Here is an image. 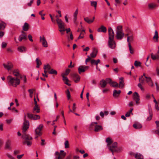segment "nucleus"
Here are the masks:
<instances>
[{
  "mask_svg": "<svg viewBox=\"0 0 159 159\" xmlns=\"http://www.w3.org/2000/svg\"><path fill=\"white\" fill-rule=\"evenodd\" d=\"M24 122L23 123L22 128V131L23 134L22 136V138L25 139V141L31 140L32 139V137L25 133L26 131L29 129V122L26 119V116L25 114L24 116Z\"/></svg>",
  "mask_w": 159,
  "mask_h": 159,
  "instance_id": "nucleus-1",
  "label": "nucleus"
},
{
  "mask_svg": "<svg viewBox=\"0 0 159 159\" xmlns=\"http://www.w3.org/2000/svg\"><path fill=\"white\" fill-rule=\"evenodd\" d=\"M7 80L9 85L14 87H16L20 83V80L17 77H12L11 76L9 75L7 76Z\"/></svg>",
  "mask_w": 159,
  "mask_h": 159,
  "instance_id": "nucleus-2",
  "label": "nucleus"
},
{
  "mask_svg": "<svg viewBox=\"0 0 159 159\" xmlns=\"http://www.w3.org/2000/svg\"><path fill=\"white\" fill-rule=\"evenodd\" d=\"M124 35L125 34L123 32L122 26L121 25L118 26L117 28L116 35V39L118 40H121L123 38Z\"/></svg>",
  "mask_w": 159,
  "mask_h": 159,
  "instance_id": "nucleus-3",
  "label": "nucleus"
},
{
  "mask_svg": "<svg viewBox=\"0 0 159 159\" xmlns=\"http://www.w3.org/2000/svg\"><path fill=\"white\" fill-rule=\"evenodd\" d=\"M111 79L109 78H107L105 80H102L100 81V85L101 87L104 88L107 85V84L110 83Z\"/></svg>",
  "mask_w": 159,
  "mask_h": 159,
  "instance_id": "nucleus-4",
  "label": "nucleus"
},
{
  "mask_svg": "<svg viewBox=\"0 0 159 159\" xmlns=\"http://www.w3.org/2000/svg\"><path fill=\"white\" fill-rule=\"evenodd\" d=\"M108 47L111 49H114L116 46V44L114 39H108Z\"/></svg>",
  "mask_w": 159,
  "mask_h": 159,
  "instance_id": "nucleus-5",
  "label": "nucleus"
},
{
  "mask_svg": "<svg viewBox=\"0 0 159 159\" xmlns=\"http://www.w3.org/2000/svg\"><path fill=\"white\" fill-rule=\"evenodd\" d=\"M43 126L42 124L39 125L36 128L35 130V134L36 135L40 136L41 135L42 133L41 130L43 128Z\"/></svg>",
  "mask_w": 159,
  "mask_h": 159,
  "instance_id": "nucleus-6",
  "label": "nucleus"
},
{
  "mask_svg": "<svg viewBox=\"0 0 159 159\" xmlns=\"http://www.w3.org/2000/svg\"><path fill=\"white\" fill-rule=\"evenodd\" d=\"M108 39H114L115 36L114 32L111 27H109L108 28Z\"/></svg>",
  "mask_w": 159,
  "mask_h": 159,
  "instance_id": "nucleus-7",
  "label": "nucleus"
},
{
  "mask_svg": "<svg viewBox=\"0 0 159 159\" xmlns=\"http://www.w3.org/2000/svg\"><path fill=\"white\" fill-rule=\"evenodd\" d=\"M117 143L116 142H114L111 146L110 145L108 146L109 147V150L112 152V154L113 155V152H117L118 149L117 148Z\"/></svg>",
  "mask_w": 159,
  "mask_h": 159,
  "instance_id": "nucleus-8",
  "label": "nucleus"
},
{
  "mask_svg": "<svg viewBox=\"0 0 159 159\" xmlns=\"http://www.w3.org/2000/svg\"><path fill=\"white\" fill-rule=\"evenodd\" d=\"M4 68L8 70H11L13 67V64L11 62H8L6 63L3 64Z\"/></svg>",
  "mask_w": 159,
  "mask_h": 159,
  "instance_id": "nucleus-9",
  "label": "nucleus"
},
{
  "mask_svg": "<svg viewBox=\"0 0 159 159\" xmlns=\"http://www.w3.org/2000/svg\"><path fill=\"white\" fill-rule=\"evenodd\" d=\"M39 41L40 42L42 43L43 46L45 48H46L48 47V44L47 42L44 37L43 35L42 36H40L39 37Z\"/></svg>",
  "mask_w": 159,
  "mask_h": 159,
  "instance_id": "nucleus-10",
  "label": "nucleus"
},
{
  "mask_svg": "<svg viewBox=\"0 0 159 159\" xmlns=\"http://www.w3.org/2000/svg\"><path fill=\"white\" fill-rule=\"evenodd\" d=\"M56 21L58 25V27L60 30L64 28V24L61 19L59 18L56 19Z\"/></svg>",
  "mask_w": 159,
  "mask_h": 159,
  "instance_id": "nucleus-11",
  "label": "nucleus"
},
{
  "mask_svg": "<svg viewBox=\"0 0 159 159\" xmlns=\"http://www.w3.org/2000/svg\"><path fill=\"white\" fill-rule=\"evenodd\" d=\"M133 99L135 101L136 104H139V96L137 92H135L133 94Z\"/></svg>",
  "mask_w": 159,
  "mask_h": 159,
  "instance_id": "nucleus-12",
  "label": "nucleus"
},
{
  "mask_svg": "<svg viewBox=\"0 0 159 159\" xmlns=\"http://www.w3.org/2000/svg\"><path fill=\"white\" fill-rule=\"evenodd\" d=\"M98 124L97 122H92L90 125V128H92V127L94 126L95 127L94 131L95 132H98L99 130V125H95Z\"/></svg>",
  "mask_w": 159,
  "mask_h": 159,
  "instance_id": "nucleus-13",
  "label": "nucleus"
},
{
  "mask_svg": "<svg viewBox=\"0 0 159 159\" xmlns=\"http://www.w3.org/2000/svg\"><path fill=\"white\" fill-rule=\"evenodd\" d=\"M22 33L23 34L20 35L18 38L19 41L21 42L22 40H27V37L26 35L24 34H25V32L22 31Z\"/></svg>",
  "mask_w": 159,
  "mask_h": 159,
  "instance_id": "nucleus-14",
  "label": "nucleus"
},
{
  "mask_svg": "<svg viewBox=\"0 0 159 159\" xmlns=\"http://www.w3.org/2000/svg\"><path fill=\"white\" fill-rule=\"evenodd\" d=\"M72 76L75 83H78L80 80V77L77 74L74 73L72 74Z\"/></svg>",
  "mask_w": 159,
  "mask_h": 159,
  "instance_id": "nucleus-15",
  "label": "nucleus"
},
{
  "mask_svg": "<svg viewBox=\"0 0 159 159\" xmlns=\"http://www.w3.org/2000/svg\"><path fill=\"white\" fill-rule=\"evenodd\" d=\"M98 52V50L96 48H93L92 52L90 54V57L92 58H95L96 57Z\"/></svg>",
  "mask_w": 159,
  "mask_h": 159,
  "instance_id": "nucleus-16",
  "label": "nucleus"
},
{
  "mask_svg": "<svg viewBox=\"0 0 159 159\" xmlns=\"http://www.w3.org/2000/svg\"><path fill=\"white\" fill-rule=\"evenodd\" d=\"M158 32L157 30L155 31V34L154 36L153 37V39L155 42H158Z\"/></svg>",
  "mask_w": 159,
  "mask_h": 159,
  "instance_id": "nucleus-17",
  "label": "nucleus"
},
{
  "mask_svg": "<svg viewBox=\"0 0 159 159\" xmlns=\"http://www.w3.org/2000/svg\"><path fill=\"white\" fill-rule=\"evenodd\" d=\"M121 92V91L120 90L117 91L115 89L113 90V96L115 98L117 97H118Z\"/></svg>",
  "mask_w": 159,
  "mask_h": 159,
  "instance_id": "nucleus-18",
  "label": "nucleus"
},
{
  "mask_svg": "<svg viewBox=\"0 0 159 159\" xmlns=\"http://www.w3.org/2000/svg\"><path fill=\"white\" fill-rule=\"evenodd\" d=\"M149 113V116L148 117L147 119V121H149L151 120L152 117V109L151 107H149L148 108Z\"/></svg>",
  "mask_w": 159,
  "mask_h": 159,
  "instance_id": "nucleus-19",
  "label": "nucleus"
},
{
  "mask_svg": "<svg viewBox=\"0 0 159 159\" xmlns=\"http://www.w3.org/2000/svg\"><path fill=\"white\" fill-rule=\"evenodd\" d=\"M119 79L120 81L119 82L118 87L120 88H123L124 85V82L123 80V78L121 77L119 78Z\"/></svg>",
  "mask_w": 159,
  "mask_h": 159,
  "instance_id": "nucleus-20",
  "label": "nucleus"
},
{
  "mask_svg": "<svg viewBox=\"0 0 159 159\" xmlns=\"http://www.w3.org/2000/svg\"><path fill=\"white\" fill-rule=\"evenodd\" d=\"M22 29H23V31H28L29 29V24L26 22H25L24 24V25L22 27Z\"/></svg>",
  "mask_w": 159,
  "mask_h": 159,
  "instance_id": "nucleus-21",
  "label": "nucleus"
},
{
  "mask_svg": "<svg viewBox=\"0 0 159 159\" xmlns=\"http://www.w3.org/2000/svg\"><path fill=\"white\" fill-rule=\"evenodd\" d=\"M79 73L81 74L82 73L84 72L85 71V69L84 68V66H80L78 68Z\"/></svg>",
  "mask_w": 159,
  "mask_h": 159,
  "instance_id": "nucleus-22",
  "label": "nucleus"
},
{
  "mask_svg": "<svg viewBox=\"0 0 159 159\" xmlns=\"http://www.w3.org/2000/svg\"><path fill=\"white\" fill-rule=\"evenodd\" d=\"M39 109L38 107V105H35V106L34 107L33 112L34 113L36 114L39 112Z\"/></svg>",
  "mask_w": 159,
  "mask_h": 159,
  "instance_id": "nucleus-23",
  "label": "nucleus"
},
{
  "mask_svg": "<svg viewBox=\"0 0 159 159\" xmlns=\"http://www.w3.org/2000/svg\"><path fill=\"white\" fill-rule=\"evenodd\" d=\"M94 19V17H93V19H90L88 17H85L84 18V20L85 21L87 22V23L89 24H90L92 23Z\"/></svg>",
  "mask_w": 159,
  "mask_h": 159,
  "instance_id": "nucleus-24",
  "label": "nucleus"
},
{
  "mask_svg": "<svg viewBox=\"0 0 159 159\" xmlns=\"http://www.w3.org/2000/svg\"><path fill=\"white\" fill-rule=\"evenodd\" d=\"M107 32L106 28L103 25H102L100 26V32H102L104 33H106Z\"/></svg>",
  "mask_w": 159,
  "mask_h": 159,
  "instance_id": "nucleus-25",
  "label": "nucleus"
},
{
  "mask_svg": "<svg viewBox=\"0 0 159 159\" xmlns=\"http://www.w3.org/2000/svg\"><path fill=\"white\" fill-rule=\"evenodd\" d=\"M18 50L21 52H25L26 51V48L24 46L19 47L18 48Z\"/></svg>",
  "mask_w": 159,
  "mask_h": 159,
  "instance_id": "nucleus-26",
  "label": "nucleus"
},
{
  "mask_svg": "<svg viewBox=\"0 0 159 159\" xmlns=\"http://www.w3.org/2000/svg\"><path fill=\"white\" fill-rule=\"evenodd\" d=\"M109 84H110L111 86L113 87H118V83L116 82L112 81L111 79L110 82L109 83Z\"/></svg>",
  "mask_w": 159,
  "mask_h": 159,
  "instance_id": "nucleus-27",
  "label": "nucleus"
},
{
  "mask_svg": "<svg viewBox=\"0 0 159 159\" xmlns=\"http://www.w3.org/2000/svg\"><path fill=\"white\" fill-rule=\"evenodd\" d=\"M157 6V5L154 3H150L148 5V8L150 9H153Z\"/></svg>",
  "mask_w": 159,
  "mask_h": 159,
  "instance_id": "nucleus-28",
  "label": "nucleus"
},
{
  "mask_svg": "<svg viewBox=\"0 0 159 159\" xmlns=\"http://www.w3.org/2000/svg\"><path fill=\"white\" fill-rule=\"evenodd\" d=\"M134 157L136 159H143V156L140 153H137L134 155Z\"/></svg>",
  "mask_w": 159,
  "mask_h": 159,
  "instance_id": "nucleus-29",
  "label": "nucleus"
},
{
  "mask_svg": "<svg viewBox=\"0 0 159 159\" xmlns=\"http://www.w3.org/2000/svg\"><path fill=\"white\" fill-rule=\"evenodd\" d=\"M133 126L135 129H138L141 128L142 125L139 123H135L133 125Z\"/></svg>",
  "mask_w": 159,
  "mask_h": 159,
  "instance_id": "nucleus-30",
  "label": "nucleus"
},
{
  "mask_svg": "<svg viewBox=\"0 0 159 159\" xmlns=\"http://www.w3.org/2000/svg\"><path fill=\"white\" fill-rule=\"evenodd\" d=\"M13 74L14 76H16V77L18 78L20 73L17 69L15 70L13 72Z\"/></svg>",
  "mask_w": 159,
  "mask_h": 159,
  "instance_id": "nucleus-31",
  "label": "nucleus"
},
{
  "mask_svg": "<svg viewBox=\"0 0 159 159\" xmlns=\"http://www.w3.org/2000/svg\"><path fill=\"white\" fill-rule=\"evenodd\" d=\"M6 25V24L2 22L0 24V30H3L5 28Z\"/></svg>",
  "mask_w": 159,
  "mask_h": 159,
  "instance_id": "nucleus-32",
  "label": "nucleus"
},
{
  "mask_svg": "<svg viewBox=\"0 0 159 159\" xmlns=\"http://www.w3.org/2000/svg\"><path fill=\"white\" fill-rule=\"evenodd\" d=\"M36 62L37 64L36 67L39 68L40 65L42 64V62L38 58H37L36 59Z\"/></svg>",
  "mask_w": 159,
  "mask_h": 159,
  "instance_id": "nucleus-33",
  "label": "nucleus"
},
{
  "mask_svg": "<svg viewBox=\"0 0 159 159\" xmlns=\"http://www.w3.org/2000/svg\"><path fill=\"white\" fill-rule=\"evenodd\" d=\"M11 144V142L10 140H8L6 142L5 147L6 148L8 149H9L10 148V145Z\"/></svg>",
  "mask_w": 159,
  "mask_h": 159,
  "instance_id": "nucleus-34",
  "label": "nucleus"
},
{
  "mask_svg": "<svg viewBox=\"0 0 159 159\" xmlns=\"http://www.w3.org/2000/svg\"><path fill=\"white\" fill-rule=\"evenodd\" d=\"M65 31H66V33H68L69 32H70V28H68L65 29V26H64V28L61 29V30H59V31L61 32H62Z\"/></svg>",
  "mask_w": 159,
  "mask_h": 159,
  "instance_id": "nucleus-35",
  "label": "nucleus"
},
{
  "mask_svg": "<svg viewBox=\"0 0 159 159\" xmlns=\"http://www.w3.org/2000/svg\"><path fill=\"white\" fill-rule=\"evenodd\" d=\"M106 142L107 143V144L108 146L112 143L111 139L109 137L106 139Z\"/></svg>",
  "mask_w": 159,
  "mask_h": 159,
  "instance_id": "nucleus-36",
  "label": "nucleus"
},
{
  "mask_svg": "<svg viewBox=\"0 0 159 159\" xmlns=\"http://www.w3.org/2000/svg\"><path fill=\"white\" fill-rule=\"evenodd\" d=\"M90 2L91 3V5L92 6L94 7L95 9H96V7H97V2L96 1H90Z\"/></svg>",
  "mask_w": 159,
  "mask_h": 159,
  "instance_id": "nucleus-37",
  "label": "nucleus"
},
{
  "mask_svg": "<svg viewBox=\"0 0 159 159\" xmlns=\"http://www.w3.org/2000/svg\"><path fill=\"white\" fill-rule=\"evenodd\" d=\"M128 46L129 48V52L131 54H133L134 53V50L132 48L130 43H128Z\"/></svg>",
  "mask_w": 159,
  "mask_h": 159,
  "instance_id": "nucleus-38",
  "label": "nucleus"
},
{
  "mask_svg": "<svg viewBox=\"0 0 159 159\" xmlns=\"http://www.w3.org/2000/svg\"><path fill=\"white\" fill-rule=\"evenodd\" d=\"M48 73L49 74H54L55 75H57V71L52 69H51L50 70H49L48 71Z\"/></svg>",
  "mask_w": 159,
  "mask_h": 159,
  "instance_id": "nucleus-39",
  "label": "nucleus"
},
{
  "mask_svg": "<svg viewBox=\"0 0 159 159\" xmlns=\"http://www.w3.org/2000/svg\"><path fill=\"white\" fill-rule=\"evenodd\" d=\"M134 37L132 35H131L129 36H128L127 38V41L129 43H130V42H131L133 40Z\"/></svg>",
  "mask_w": 159,
  "mask_h": 159,
  "instance_id": "nucleus-40",
  "label": "nucleus"
},
{
  "mask_svg": "<svg viewBox=\"0 0 159 159\" xmlns=\"http://www.w3.org/2000/svg\"><path fill=\"white\" fill-rule=\"evenodd\" d=\"M24 144L26 143L27 144V145L28 146H30L32 144V142L30 141H30H25L23 142Z\"/></svg>",
  "mask_w": 159,
  "mask_h": 159,
  "instance_id": "nucleus-41",
  "label": "nucleus"
},
{
  "mask_svg": "<svg viewBox=\"0 0 159 159\" xmlns=\"http://www.w3.org/2000/svg\"><path fill=\"white\" fill-rule=\"evenodd\" d=\"M33 118L32 120H36L37 119H39L40 118V116L37 115H33Z\"/></svg>",
  "mask_w": 159,
  "mask_h": 159,
  "instance_id": "nucleus-42",
  "label": "nucleus"
},
{
  "mask_svg": "<svg viewBox=\"0 0 159 159\" xmlns=\"http://www.w3.org/2000/svg\"><path fill=\"white\" fill-rule=\"evenodd\" d=\"M141 63L140 61H136L134 62V65L136 66H140Z\"/></svg>",
  "mask_w": 159,
  "mask_h": 159,
  "instance_id": "nucleus-43",
  "label": "nucleus"
},
{
  "mask_svg": "<svg viewBox=\"0 0 159 159\" xmlns=\"http://www.w3.org/2000/svg\"><path fill=\"white\" fill-rule=\"evenodd\" d=\"M61 76L63 78L62 80L64 82L69 81L67 77H65L64 74H61Z\"/></svg>",
  "mask_w": 159,
  "mask_h": 159,
  "instance_id": "nucleus-44",
  "label": "nucleus"
},
{
  "mask_svg": "<svg viewBox=\"0 0 159 159\" xmlns=\"http://www.w3.org/2000/svg\"><path fill=\"white\" fill-rule=\"evenodd\" d=\"M43 67H45L46 69L48 71H49L51 69L50 66L48 64L47 65H45Z\"/></svg>",
  "mask_w": 159,
  "mask_h": 159,
  "instance_id": "nucleus-45",
  "label": "nucleus"
},
{
  "mask_svg": "<svg viewBox=\"0 0 159 159\" xmlns=\"http://www.w3.org/2000/svg\"><path fill=\"white\" fill-rule=\"evenodd\" d=\"M66 93L67 97V98L69 100L70 99V93L69 89H67Z\"/></svg>",
  "mask_w": 159,
  "mask_h": 159,
  "instance_id": "nucleus-46",
  "label": "nucleus"
},
{
  "mask_svg": "<svg viewBox=\"0 0 159 159\" xmlns=\"http://www.w3.org/2000/svg\"><path fill=\"white\" fill-rule=\"evenodd\" d=\"M70 70L69 69H67L65 71V73H62L61 74H64V75H68L70 72Z\"/></svg>",
  "mask_w": 159,
  "mask_h": 159,
  "instance_id": "nucleus-47",
  "label": "nucleus"
},
{
  "mask_svg": "<svg viewBox=\"0 0 159 159\" xmlns=\"http://www.w3.org/2000/svg\"><path fill=\"white\" fill-rule=\"evenodd\" d=\"M43 11H41L39 12V14L41 16V18L43 20H44L45 19V18L44 17V16L45 15V14H42V13Z\"/></svg>",
  "mask_w": 159,
  "mask_h": 159,
  "instance_id": "nucleus-48",
  "label": "nucleus"
},
{
  "mask_svg": "<svg viewBox=\"0 0 159 159\" xmlns=\"http://www.w3.org/2000/svg\"><path fill=\"white\" fill-rule=\"evenodd\" d=\"M139 80L140 82V83H141V84H143L144 82V79L143 78V76H141V77H140L139 78Z\"/></svg>",
  "mask_w": 159,
  "mask_h": 159,
  "instance_id": "nucleus-49",
  "label": "nucleus"
},
{
  "mask_svg": "<svg viewBox=\"0 0 159 159\" xmlns=\"http://www.w3.org/2000/svg\"><path fill=\"white\" fill-rule=\"evenodd\" d=\"M28 91L30 93V98H32L33 95L32 94H33V92L32 89H29L28 90Z\"/></svg>",
  "mask_w": 159,
  "mask_h": 159,
  "instance_id": "nucleus-50",
  "label": "nucleus"
},
{
  "mask_svg": "<svg viewBox=\"0 0 159 159\" xmlns=\"http://www.w3.org/2000/svg\"><path fill=\"white\" fill-rule=\"evenodd\" d=\"M65 144V148H68L69 147V142L68 140H66L65 141L64 143Z\"/></svg>",
  "mask_w": 159,
  "mask_h": 159,
  "instance_id": "nucleus-51",
  "label": "nucleus"
},
{
  "mask_svg": "<svg viewBox=\"0 0 159 159\" xmlns=\"http://www.w3.org/2000/svg\"><path fill=\"white\" fill-rule=\"evenodd\" d=\"M145 78L146 79V81L147 83H148V84L152 81V80L150 77H145Z\"/></svg>",
  "mask_w": 159,
  "mask_h": 159,
  "instance_id": "nucleus-52",
  "label": "nucleus"
},
{
  "mask_svg": "<svg viewBox=\"0 0 159 159\" xmlns=\"http://www.w3.org/2000/svg\"><path fill=\"white\" fill-rule=\"evenodd\" d=\"M6 155L10 159H16L9 154L7 153L6 154Z\"/></svg>",
  "mask_w": 159,
  "mask_h": 159,
  "instance_id": "nucleus-53",
  "label": "nucleus"
},
{
  "mask_svg": "<svg viewBox=\"0 0 159 159\" xmlns=\"http://www.w3.org/2000/svg\"><path fill=\"white\" fill-rule=\"evenodd\" d=\"M151 57L152 60H155L157 59V57L155 55H154L152 53L151 54Z\"/></svg>",
  "mask_w": 159,
  "mask_h": 159,
  "instance_id": "nucleus-54",
  "label": "nucleus"
},
{
  "mask_svg": "<svg viewBox=\"0 0 159 159\" xmlns=\"http://www.w3.org/2000/svg\"><path fill=\"white\" fill-rule=\"evenodd\" d=\"M33 115V114H31L29 113H27V116L28 118L32 120V119Z\"/></svg>",
  "mask_w": 159,
  "mask_h": 159,
  "instance_id": "nucleus-55",
  "label": "nucleus"
},
{
  "mask_svg": "<svg viewBox=\"0 0 159 159\" xmlns=\"http://www.w3.org/2000/svg\"><path fill=\"white\" fill-rule=\"evenodd\" d=\"M7 46V43H6L3 42L2 44V48H5Z\"/></svg>",
  "mask_w": 159,
  "mask_h": 159,
  "instance_id": "nucleus-56",
  "label": "nucleus"
},
{
  "mask_svg": "<svg viewBox=\"0 0 159 159\" xmlns=\"http://www.w3.org/2000/svg\"><path fill=\"white\" fill-rule=\"evenodd\" d=\"M20 152V151L19 150H15L14 151V154L15 155H16L19 153Z\"/></svg>",
  "mask_w": 159,
  "mask_h": 159,
  "instance_id": "nucleus-57",
  "label": "nucleus"
},
{
  "mask_svg": "<svg viewBox=\"0 0 159 159\" xmlns=\"http://www.w3.org/2000/svg\"><path fill=\"white\" fill-rule=\"evenodd\" d=\"M28 38L29 40L31 42L33 41V40L32 39V37L31 34H29L28 35Z\"/></svg>",
  "mask_w": 159,
  "mask_h": 159,
  "instance_id": "nucleus-58",
  "label": "nucleus"
},
{
  "mask_svg": "<svg viewBox=\"0 0 159 159\" xmlns=\"http://www.w3.org/2000/svg\"><path fill=\"white\" fill-rule=\"evenodd\" d=\"M91 58L89 56H87V58L85 60V62L86 63V64H87V62H88L89 61H90L91 60Z\"/></svg>",
  "mask_w": 159,
  "mask_h": 159,
  "instance_id": "nucleus-59",
  "label": "nucleus"
},
{
  "mask_svg": "<svg viewBox=\"0 0 159 159\" xmlns=\"http://www.w3.org/2000/svg\"><path fill=\"white\" fill-rule=\"evenodd\" d=\"M148 84L149 86L152 87H154V84L152 80L149 83H148Z\"/></svg>",
  "mask_w": 159,
  "mask_h": 159,
  "instance_id": "nucleus-60",
  "label": "nucleus"
},
{
  "mask_svg": "<svg viewBox=\"0 0 159 159\" xmlns=\"http://www.w3.org/2000/svg\"><path fill=\"white\" fill-rule=\"evenodd\" d=\"M155 84L156 86L157 91H159V86L157 82H155Z\"/></svg>",
  "mask_w": 159,
  "mask_h": 159,
  "instance_id": "nucleus-61",
  "label": "nucleus"
},
{
  "mask_svg": "<svg viewBox=\"0 0 159 159\" xmlns=\"http://www.w3.org/2000/svg\"><path fill=\"white\" fill-rule=\"evenodd\" d=\"M109 89L106 88V89H103L102 90V93H107L108 91H109Z\"/></svg>",
  "mask_w": 159,
  "mask_h": 159,
  "instance_id": "nucleus-62",
  "label": "nucleus"
},
{
  "mask_svg": "<svg viewBox=\"0 0 159 159\" xmlns=\"http://www.w3.org/2000/svg\"><path fill=\"white\" fill-rule=\"evenodd\" d=\"M49 16H50V17L51 18L52 21L53 23H55V20L54 19L52 15L51 14H50Z\"/></svg>",
  "mask_w": 159,
  "mask_h": 159,
  "instance_id": "nucleus-63",
  "label": "nucleus"
},
{
  "mask_svg": "<svg viewBox=\"0 0 159 159\" xmlns=\"http://www.w3.org/2000/svg\"><path fill=\"white\" fill-rule=\"evenodd\" d=\"M24 154H22L20 155H18L16 157L18 159H20L24 156Z\"/></svg>",
  "mask_w": 159,
  "mask_h": 159,
  "instance_id": "nucleus-64",
  "label": "nucleus"
}]
</instances>
